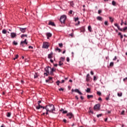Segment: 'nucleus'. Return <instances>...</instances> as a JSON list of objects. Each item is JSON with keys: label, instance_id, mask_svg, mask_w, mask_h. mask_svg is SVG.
Masks as SVG:
<instances>
[{"label": "nucleus", "instance_id": "nucleus-1", "mask_svg": "<svg viewBox=\"0 0 127 127\" xmlns=\"http://www.w3.org/2000/svg\"><path fill=\"white\" fill-rule=\"evenodd\" d=\"M45 109L47 112H49L50 113H54V111H55V107L53 104H51L49 105H47L45 107Z\"/></svg>", "mask_w": 127, "mask_h": 127}, {"label": "nucleus", "instance_id": "nucleus-2", "mask_svg": "<svg viewBox=\"0 0 127 127\" xmlns=\"http://www.w3.org/2000/svg\"><path fill=\"white\" fill-rule=\"evenodd\" d=\"M115 26H116L117 27L118 29L120 30V31H126L127 29V27H124L123 29L121 28L120 26L118 24V23H115L114 24Z\"/></svg>", "mask_w": 127, "mask_h": 127}, {"label": "nucleus", "instance_id": "nucleus-3", "mask_svg": "<svg viewBox=\"0 0 127 127\" xmlns=\"http://www.w3.org/2000/svg\"><path fill=\"white\" fill-rule=\"evenodd\" d=\"M67 18V17L65 15H62L60 18V21L61 23H65V21L66 20V19Z\"/></svg>", "mask_w": 127, "mask_h": 127}, {"label": "nucleus", "instance_id": "nucleus-4", "mask_svg": "<svg viewBox=\"0 0 127 127\" xmlns=\"http://www.w3.org/2000/svg\"><path fill=\"white\" fill-rule=\"evenodd\" d=\"M26 40V39H25L24 41H21L20 45L21 46V47H24L28 43Z\"/></svg>", "mask_w": 127, "mask_h": 127}, {"label": "nucleus", "instance_id": "nucleus-5", "mask_svg": "<svg viewBox=\"0 0 127 127\" xmlns=\"http://www.w3.org/2000/svg\"><path fill=\"white\" fill-rule=\"evenodd\" d=\"M49 47V44L48 42H44L43 44L42 48L47 49Z\"/></svg>", "mask_w": 127, "mask_h": 127}, {"label": "nucleus", "instance_id": "nucleus-6", "mask_svg": "<svg viewBox=\"0 0 127 127\" xmlns=\"http://www.w3.org/2000/svg\"><path fill=\"white\" fill-rule=\"evenodd\" d=\"M18 28H19L20 32H22V33H25V32H26V28H21L18 27Z\"/></svg>", "mask_w": 127, "mask_h": 127}, {"label": "nucleus", "instance_id": "nucleus-7", "mask_svg": "<svg viewBox=\"0 0 127 127\" xmlns=\"http://www.w3.org/2000/svg\"><path fill=\"white\" fill-rule=\"evenodd\" d=\"M71 92H75V93H78V94H79V95H83L82 92H81V91H80L78 89H75V90L72 89L71 90Z\"/></svg>", "mask_w": 127, "mask_h": 127}, {"label": "nucleus", "instance_id": "nucleus-8", "mask_svg": "<svg viewBox=\"0 0 127 127\" xmlns=\"http://www.w3.org/2000/svg\"><path fill=\"white\" fill-rule=\"evenodd\" d=\"M10 37L12 39H13V38H15V37H16V33L14 32L10 33Z\"/></svg>", "mask_w": 127, "mask_h": 127}, {"label": "nucleus", "instance_id": "nucleus-9", "mask_svg": "<svg viewBox=\"0 0 127 127\" xmlns=\"http://www.w3.org/2000/svg\"><path fill=\"white\" fill-rule=\"evenodd\" d=\"M67 117L68 118V119H71L74 117V115H73V114L72 113H68L66 114Z\"/></svg>", "mask_w": 127, "mask_h": 127}, {"label": "nucleus", "instance_id": "nucleus-10", "mask_svg": "<svg viewBox=\"0 0 127 127\" xmlns=\"http://www.w3.org/2000/svg\"><path fill=\"white\" fill-rule=\"evenodd\" d=\"M50 70H51V67L49 66H47L46 68H45V72H47L48 73V74H49V71H50Z\"/></svg>", "mask_w": 127, "mask_h": 127}, {"label": "nucleus", "instance_id": "nucleus-11", "mask_svg": "<svg viewBox=\"0 0 127 127\" xmlns=\"http://www.w3.org/2000/svg\"><path fill=\"white\" fill-rule=\"evenodd\" d=\"M94 110H99L100 109V104H96L94 108Z\"/></svg>", "mask_w": 127, "mask_h": 127}, {"label": "nucleus", "instance_id": "nucleus-12", "mask_svg": "<svg viewBox=\"0 0 127 127\" xmlns=\"http://www.w3.org/2000/svg\"><path fill=\"white\" fill-rule=\"evenodd\" d=\"M53 58V52H51L50 54H49L48 55V58L49 59H51V58Z\"/></svg>", "mask_w": 127, "mask_h": 127}, {"label": "nucleus", "instance_id": "nucleus-13", "mask_svg": "<svg viewBox=\"0 0 127 127\" xmlns=\"http://www.w3.org/2000/svg\"><path fill=\"white\" fill-rule=\"evenodd\" d=\"M48 25H51L52 26H56V25H55V23H54V22H52L51 21H49Z\"/></svg>", "mask_w": 127, "mask_h": 127}, {"label": "nucleus", "instance_id": "nucleus-14", "mask_svg": "<svg viewBox=\"0 0 127 127\" xmlns=\"http://www.w3.org/2000/svg\"><path fill=\"white\" fill-rule=\"evenodd\" d=\"M86 82H89L90 81V74L88 73L86 75Z\"/></svg>", "mask_w": 127, "mask_h": 127}, {"label": "nucleus", "instance_id": "nucleus-15", "mask_svg": "<svg viewBox=\"0 0 127 127\" xmlns=\"http://www.w3.org/2000/svg\"><path fill=\"white\" fill-rule=\"evenodd\" d=\"M97 20H99V21H103V19H104L102 17L98 16L97 17Z\"/></svg>", "mask_w": 127, "mask_h": 127}, {"label": "nucleus", "instance_id": "nucleus-16", "mask_svg": "<svg viewBox=\"0 0 127 127\" xmlns=\"http://www.w3.org/2000/svg\"><path fill=\"white\" fill-rule=\"evenodd\" d=\"M47 39H49V37H51L52 36V34L50 33H47Z\"/></svg>", "mask_w": 127, "mask_h": 127}, {"label": "nucleus", "instance_id": "nucleus-17", "mask_svg": "<svg viewBox=\"0 0 127 127\" xmlns=\"http://www.w3.org/2000/svg\"><path fill=\"white\" fill-rule=\"evenodd\" d=\"M87 98L88 99H93V98H94V96L93 95H87Z\"/></svg>", "mask_w": 127, "mask_h": 127}, {"label": "nucleus", "instance_id": "nucleus-18", "mask_svg": "<svg viewBox=\"0 0 127 127\" xmlns=\"http://www.w3.org/2000/svg\"><path fill=\"white\" fill-rule=\"evenodd\" d=\"M60 61H61V62H64V61H65V57H61Z\"/></svg>", "mask_w": 127, "mask_h": 127}, {"label": "nucleus", "instance_id": "nucleus-19", "mask_svg": "<svg viewBox=\"0 0 127 127\" xmlns=\"http://www.w3.org/2000/svg\"><path fill=\"white\" fill-rule=\"evenodd\" d=\"M42 106L40 105V103H38V106H37L36 107V109H37V110H39V109H40V108H41Z\"/></svg>", "mask_w": 127, "mask_h": 127}, {"label": "nucleus", "instance_id": "nucleus-20", "mask_svg": "<svg viewBox=\"0 0 127 127\" xmlns=\"http://www.w3.org/2000/svg\"><path fill=\"white\" fill-rule=\"evenodd\" d=\"M117 96L118 97H122V96H123V93H122V92H118L117 93Z\"/></svg>", "mask_w": 127, "mask_h": 127}, {"label": "nucleus", "instance_id": "nucleus-21", "mask_svg": "<svg viewBox=\"0 0 127 127\" xmlns=\"http://www.w3.org/2000/svg\"><path fill=\"white\" fill-rule=\"evenodd\" d=\"M50 70H51V71H50L51 74H53V72H54V71H55V69H54V67L51 68Z\"/></svg>", "mask_w": 127, "mask_h": 127}, {"label": "nucleus", "instance_id": "nucleus-22", "mask_svg": "<svg viewBox=\"0 0 127 127\" xmlns=\"http://www.w3.org/2000/svg\"><path fill=\"white\" fill-rule=\"evenodd\" d=\"M88 29L89 31H90V32H92V27H91V26H88Z\"/></svg>", "mask_w": 127, "mask_h": 127}, {"label": "nucleus", "instance_id": "nucleus-23", "mask_svg": "<svg viewBox=\"0 0 127 127\" xmlns=\"http://www.w3.org/2000/svg\"><path fill=\"white\" fill-rule=\"evenodd\" d=\"M21 37V38H23V37H27V34H22Z\"/></svg>", "mask_w": 127, "mask_h": 127}, {"label": "nucleus", "instance_id": "nucleus-24", "mask_svg": "<svg viewBox=\"0 0 127 127\" xmlns=\"http://www.w3.org/2000/svg\"><path fill=\"white\" fill-rule=\"evenodd\" d=\"M2 33L3 34H6V30H5V29H3V30H2Z\"/></svg>", "mask_w": 127, "mask_h": 127}, {"label": "nucleus", "instance_id": "nucleus-25", "mask_svg": "<svg viewBox=\"0 0 127 127\" xmlns=\"http://www.w3.org/2000/svg\"><path fill=\"white\" fill-rule=\"evenodd\" d=\"M10 116H11V113H10V112H7V113L6 116H7L8 118H9V117H10Z\"/></svg>", "mask_w": 127, "mask_h": 127}, {"label": "nucleus", "instance_id": "nucleus-26", "mask_svg": "<svg viewBox=\"0 0 127 127\" xmlns=\"http://www.w3.org/2000/svg\"><path fill=\"white\" fill-rule=\"evenodd\" d=\"M86 91L87 93H90V92H91V89L90 88H87Z\"/></svg>", "mask_w": 127, "mask_h": 127}, {"label": "nucleus", "instance_id": "nucleus-27", "mask_svg": "<svg viewBox=\"0 0 127 127\" xmlns=\"http://www.w3.org/2000/svg\"><path fill=\"white\" fill-rule=\"evenodd\" d=\"M38 77V74H37V72H36L34 74V79H36Z\"/></svg>", "mask_w": 127, "mask_h": 127}, {"label": "nucleus", "instance_id": "nucleus-28", "mask_svg": "<svg viewBox=\"0 0 127 127\" xmlns=\"http://www.w3.org/2000/svg\"><path fill=\"white\" fill-rule=\"evenodd\" d=\"M70 4L72 7L74 6V3L73 2V1H70Z\"/></svg>", "mask_w": 127, "mask_h": 127}, {"label": "nucleus", "instance_id": "nucleus-29", "mask_svg": "<svg viewBox=\"0 0 127 127\" xmlns=\"http://www.w3.org/2000/svg\"><path fill=\"white\" fill-rule=\"evenodd\" d=\"M13 45H17L18 43L17 42H15V41H13L12 43Z\"/></svg>", "mask_w": 127, "mask_h": 127}, {"label": "nucleus", "instance_id": "nucleus-30", "mask_svg": "<svg viewBox=\"0 0 127 127\" xmlns=\"http://www.w3.org/2000/svg\"><path fill=\"white\" fill-rule=\"evenodd\" d=\"M81 30H82V31H83V32H85V31H86L85 29V27H82L81 28Z\"/></svg>", "mask_w": 127, "mask_h": 127}, {"label": "nucleus", "instance_id": "nucleus-31", "mask_svg": "<svg viewBox=\"0 0 127 127\" xmlns=\"http://www.w3.org/2000/svg\"><path fill=\"white\" fill-rule=\"evenodd\" d=\"M56 51H58V52L60 53V52H61V50L59 48H57V49H56Z\"/></svg>", "mask_w": 127, "mask_h": 127}, {"label": "nucleus", "instance_id": "nucleus-32", "mask_svg": "<svg viewBox=\"0 0 127 127\" xmlns=\"http://www.w3.org/2000/svg\"><path fill=\"white\" fill-rule=\"evenodd\" d=\"M112 5L115 6L116 5V1H115V0H113L112 2Z\"/></svg>", "mask_w": 127, "mask_h": 127}, {"label": "nucleus", "instance_id": "nucleus-33", "mask_svg": "<svg viewBox=\"0 0 127 127\" xmlns=\"http://www.w3.org/2000/svg\"><path fill=\"white\" fill-rule=\"evenodd\" d=\"M59 65L60 66H62V65H63V63H62V62L60 61Z\"/></svg>", "mask_w": 127, "mask_h": 127}, {"label": "nucleus", "instance_id": "nucleus-34", "mask_svg": "<svg viewBox=\"0 0 127 127\" xmlns=\"http://www.w3.org/2000/svg\"><path fill=\"white\" fill-rule=\"evenodd\" d=\"M97 94L98 95V96H101L102 95V93H101L100 91H97Z\"/></svg>", "mask_w": 127, "mask_h": 127}, {"label": "nucleus", "instance_id": "nucleus-35", "mask_svg": "<svg viewBox=\"0 0 127 127\" xmlns=\"http://www.w3.org/2000/svg\"><path fill=\"white\" fill-rule=\"evenodd\" d=\"M18 58V55H16L15 58H13V60H15V59H17Z\"/></svg>", "mask_w": 127, "mask_h": 127}, {"label": "nucleus", "instance_id": "nucleus-36", "mask_svg": "<svg viewBox=\"0 0 127 127\" xmlns=\"http://www.w3.org/2000/svg\"><path fill=\"white\" fill-rule=\"evenodd\" d=\"M110 66L111 67H113V66H114V62H111L110 64Z\"/></svg>", "mask_w": 127, "mask_h": 127}, {"label": "nucleus", "instance_id": "nucleus-37", "mask_svg": "<svg viewBox=\"0 0 127 127\" xmlns=\"http://www.w3.org/2000/svg\"><path fill=\"white\" fill-rule=\"evenodd\" d=\"M109 19L111 21V22H114V19H113L111 17H109Z\"/></svg>", "mask_w": 127, "mask_h": 127}, {"label": "nucleus", "instance_id": "nucleus-38", "mask_svg": "<svg viewBox=\"0 0 127 127\" xmlns=\"http://www.w3.org/2000/svg\"><path fill=\"white\" fill-rule=\"evenodd\" d=\"M105 25H109V23H108V21H105L104 22Z\"/></svg>", "mask_w": 127, "mask_h": 127}, {"label": "nucleus", "instance_id": "nucleus-39", "mask_svg": "<svg viewBox=\"0 0 127 127\" xmlns=\"http://www.w3.org/2000/svg\"><path fill=\"white\" fill-rule=\"evenodd\" d=\"M74 21H77L78 20H79V17H76V18H74Z\"/></svg>", "mask_w": 127, "mask_h": 127}, {"label": "nucleus", "instance_id": "nucleus-40", "mask_svg": "<svg viewBox=\"0 0 127 127\" xmlns=\"http://www.w3.org/2000/svg\"><path fill=\"white\" fill-rule=\"evenodd\" d=\"M56 84L58 86H59V84H60V81L59 80H58L57 82H56Z\"/></svg>", "mask_w": 127, "mask_h": 127}, {"label": "nucleus", "instance_id": "nucleus-41", "mask_svg": "<svg viewBox=\"0 0 127 127\" xmlns=\"http://www.w3.org/2000/svg\"><path fill=\"white\" fill-rule=\"evenodd\" d=\"M59 46L60 47H63V44H62V43L59 44Z\"/></svg>", "mask_w": 127, "mask_h": 127}, {"label": "nucleus", "instance_id": "nucleus-42", "mask_svg": "<svg viewBox=\"0 0 127 127\" xmlns=\"http://www.w3.org/2000/svg\"><path fill=\"white\" fill-rule=\"evenodd\" d=\"M101 12H102V10L101 9L98 10V14H101Z\"/></svg>", "mask_w": 127, "mask_h": 127}, {"label": "nucleus", "instance_id": "nucleus-43", "mask_svg": "<svg viewBox=\"0 0 127 127\" xmlns=\"http://www.w3.org/2000/svg\"><path fill=\"white\" fill-rule=\"evenodd\" d=\"M89 113H91L92 114H94V112L91 109V108H89Z\"/></svg>", "mask_w": 127, "mask_h": 127}, {"label": "nucleus", "instance_id": "nucleus-44", "mask_svg": "<svg viewBox=\"0 0 127 127\" xmlns=\"http://www.w3.org/2000/svg\"><path fill=\"white\" fill-rule=\"evenodd\" d=\"M118 59V58H117V56H115V58L113 59V61H116Z\"/></svg>", "mask_w": 127, "mask_h": 127}, {"label": "nucleus", "instance_id": "nucleus-45", "mask_svg": "<svg viewBox=\"0 0 127 127\" xmlns=\"http://www.w3.org/2000/svg\"><path fill=\"white\" fill-rule=\"evenodd\" d=\"M96 80H97V77L96 76H94L93 77V80L96 81Z\"/></svg>", "mask_w": 127, "mask_h": 127}, {"label": "nucleus", "instance_id": "nucleus-46", "mask_svg": "<svg viewBox=\"0 0 127 127\" xmlns=\"http://www.w3.org/2000/svg\"><path fill=\"white\" fill-rule=\"evenodd\" d=\"M49 74V73H48V72H46L44 73V75H45V76H48Z\"/></svg>", "mask_w": 127, "mask_h": 127}, {"label": "nucleus", "instance_id": "nucleus-47", "mask_svg": "<svg viewBox=\"0 0 127 127\" xmlns=\"http://www.w3.org/2000/svg\"><path fill=\"white\" fill-rule=\"evenodd\" d=\"M66 61L67 62H69L70 59L69 58V57L66 58Z\"/></svg>", "mask_w": 127, "mask_h": 127}, {"label": "nucleus", "instance_id": "nucleus-48", "mask_svg": "<svg viewBox=\"0 0 127 127\" xmlns=\"http://www.w3.org/2000/svg\"><path fill=\"white\" fill-rule=\"evenodd\" d=\"M29 49H33V47L31 46H29L28 47Z\"/></svg>", "mask_w": 127, "mask_h": 127}, {"label": "nucleus", "instance_id": "nucleus-49", "mask_svg": "<svg viewBox=\"0 0 127 127\" xmlns=\"http://www.w3.org/2000/svg\"><path fill=\"white\" fill-rule=\"evenodd\" d=\"M67 113H68V112L67 111H63V114H67Z\"/></svg>", "mask_w": 127, "mask_h": 127}, {"label": "nucleus", "instance_id": "nucleus-50", "mask_svg": "<svg viewBox=\"0 0 127 127\" xmlns=\"http://www.w3.org/2000/svg\"><path fill=\"white\" fill-rule=\"evenodd\" d=\"M69 14H72V13H73V10H70L69 11Z\"/></svg>", "mask_w": 127, "mask_h": 127}, {"label": "nucleus", "instance_id": "nucleus-51", "mask_svg": "<svg viewBox=\"0 0 127 127\" xmlns=\"http://www.w3.org/2000/svg\"><path fill=\"white\" fill-rule=\"evenodd\" d=\"M102 114H99V115H97V118H100V117H102Z\"/></svg>", "mask_w": 127, "mask_h": 127}, {"label": "nucleus", "instance_id": "nucleus-52", "mask_svg": "<svg viewBox=\"0 0 127 127\" xmlns=\"http://www.w3.org/2000/svg\"><path fill=\"white\" fill-rule=\"evenodd\" d=\"M59 91H64V89L62 88H60L59 89Z\"/></svg>", "mask_w": 127, "mask_h": 127}, {"label": "nucleus", "instance_id": "nucleus-53", "mask_svg": "<svg viewBox=\"0 0 127 127\" xmlns=\"http://www.w3.org/2000/svg\"><path fill=\"white\" fill-rule=\"evenodd\" d=\"M63 122L66 123H67V120H66V119H64Z\"/></svg>", "mask_w": 127, "mask_h": 127}, {"label": "nucleus", "instance_id": "nucleus-54", "mask_svg": "<svg viewBox=\"0 0 127 127\" xmlns=\"http://www.w3.org/2000/svg\"><path fill=\"white\" fill-rule=\"evenodd\" d=\"M121 115H125V111H123L121 113Z\"/></svg>", "mask_w": 127, "mask_h": 127}, {"label": "nucleus", "instance_id": "nucleus-55", "mask_svg": "<svg viewBox=\"0 0 127 127\" xmlns=\"http://www.w3.org/2000/svg\"><path fill=\"white\" fill-rule=\"evenodd\" d=\"M70 36H71V37H73V36H74V34L73 33H71L70 34H69Z\"/></svg>", "mask_w": 127, "mask_h": 127}, {"label": "nucleus", "instance_id": "nucleus-56", "mask_svg": "<svg viewBox=\"0 0 127 127\" xmlns=\"http://www.w3.org/2000/svg\"><path fill=\"white\" fill-rule=\"evenodd\" d=\"M41 108L42 109H43V110H45V107L44 106H42V107H41Z\"/></svg>", "mask_w": 127, "mask_h": 127}, {"label": "nucleus", "instance_id": "nucleus-57", "mask_svg": "<svg viewBox=\"0 0 127 127\" xmlns=\"http://www.w3.org/2000/svg\"><path fill=\"white\" fill-rule=\"evenodd\" d=\"M90 74H91L92 75H94V72H93V71H91Z\"/></svg>", "mask_w": 127, "mask_h": 127}, {"label": "nucleus", "instance_id": "nucleus-58", "mask_svg": "<svg viewBox=\"0 0 127 127\" xmlns=\"http://www.w3.org/2000/svg\"><path fill=\"white\" fill-rule=\"evenodd\" d=\"M123 37H124V36H123V35H121L120 36V38H121V39H123Z\"/></svg>", "mask_w": 127, "mask_h": 127}, {"label": "nucleus", "instance_id": "nucleus-59", "mask_svg": "<svg viewBox=\"0 0 127 127\" xmlns=\"http://www.w3.org/2000/svg\"><path fill=\"white\" fill-rule=\"evenodd\" d=\"M126 80H127V77H126L125 78L123 79L124 82H125L126 81Z\"/></svg>", "mask_w": 127, "mask_h": 127}, {"label": "nucleus", "instance_id": "nucleus-60", "mask_svg": "<svg viewBox=\"0 0 127 127\" xmlns=\"http://www.w3.org/2000/svg\"><path fill=\"white\" fill-rule=\"evenodd\" d=\"M98 101H102V98L99 97V98H98Z\"/></svg>", "mask_w": 127, "mask_h": 127}, {"label": "nucleus", "instance_id": "nucleus-61", "mask_svg": "<svg viewBox=\"0 0 127 127\" xmlns=\"http://www.w3.org/2000/svg\"><path fill=\"white\" fill-rule=\"evenodd\" d=\"M80 99H81V100H84V97H83V96H80Z\"/></svg>", "mask_w": 127, "mask_h": 127}, {"label": "nucleus", "instance_id": "nucleus-62", "mask_svg": "<svg viewBox=\"0 0 127 127\" xmlns=\"http://www.w3.org/2000/svg\"><path fill=\"white\" fill-rule=\"evenodd\" d=\"M123 24H124V22H123V20H122V22L121 23V25H123Z\"/></svg>", "mask_w": 127, "mask_h": 127}, {"label": "nucleus", "instance_id": "nucleus-63", "mask_svg": "<svg viewBox=\"0 0 127 127\" xmlns=\"http://www.w3.org/2000/svg\"><path fill=\"white\" fill-rule=\"evenodd\" d=\"M49 80H52V77H49Z\"/></svg>", "mask_w": 127, "mask_h": 127}, {"label": "nucleus", "instance_id": "nucleus-64", "mask_svg": "<svg viewBox=\"0 0 127 127\" xmlns=\"http://www.w3.org/2000/svg\"><path fill=\"white\" fill-rule=\"evenodd\" d=\"M50 62H51V63H53V61L52 60V59H51V60H50Z\"/></svg>", "mask_w": 127, "mask_h": 127}]
</instances>
